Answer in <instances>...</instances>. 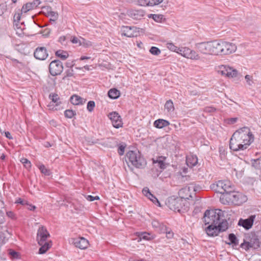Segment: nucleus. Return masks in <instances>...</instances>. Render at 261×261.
I'll return each mask as SVG.
<instances>
[{
	"label": "nucleus",
	"mask_w": 261,
	"mask_h": 261,
	"mask_svg": "<svg viewBox=\"0 0 261 261\" xmlns=\"http://www.w3.org/2000/svg\"><path fill=\"white\" fill-rule=\"evenodd\" d=\"M254 141V136L250 129L244 126L236 130L229 141V148L234 151L244 150Z\"/></svg>",
	"instance_id": "obj_1"
},
{
	"label": "nucleus",
	"mask_w": 261,
	"mask_h": 261,
	"mask_svg": "<svg viewBox=\"0 0 261 261\" xmlns=\"http://www.w3.org/2000/svg\"><path fill=\"white\" fill-rule=\"evenodd\" d=\"M221 202L224 204L230 203L236 205H240L247 200V197L241 193L234 191L233 188L227 193L221 195L220 197Z\"/></svg>",
	"instance_id": "obj_2"
},
{
	"label": "nucleus",
	"mask_w": 261,
	"mask_h": 261,
	"mask_svg": "<svg viewBox=\"0 0 261 261\" xmlns=\"http://www.w3.org/2000/svg\"><path fill=\"white\" fill-rule=\"evenodd\" d=\"M125 161L129 167L130 164L136 168L142 169L146 164L144 158L140 155L139 151H128L125 156Z\"/></svg>",
	"instance_id": "obj_3"
},
{
	"label": "nucleus",
	"mask_w": 261,
	"mask_h": 261,
	"mask_svg": "<svg viewBox=\"0 0 261 261\" xmlns=\"http://www.w3.org/2000/svg\"><path fill=\"white\" fill-rule=\"evenodd\" d=\"M224 211L219 209L215 210H207L204 214L202 218L203 221L205 225L220 223L222 220H225L223 218L224 217Z\"/></svg>",
	"instance_id": "obj_4"
},
{
	"label": "nucleus",
	"mask_w": 261,
	"mask_h": 261,
	"mask_svg": "<svg viewBox=\"0 0 261 261\" xmlns=\"http://www.w3.org/2000/svg\"><path fill=\"white\" fill-rule=\"evenodd\" d=\"M205 229L206 234L210 237L218 236L220 232L226 231L229 227L228 223L226 220H222L218 224H209Z\"/></svg>",
	"instance_id": "obj_5"
},
{
	"label": "nucleus",
	"mask_w": 261,
	"mask_h": 261,
	"mask_svg": "<svg viewBox=\"0 0 261 261\" xmlns=\"http://www.w3.org/2000/svg\"><path fill=\"white\" fill-rule=\"evenodd\" d=\"M260 247L259 241L258 236L254 233L248 234L243 242L240 245V247L245 251H248L250 249H257Z\"/></svg>",
	"instance_id": "obj_6"
},
{
	"label": "nucleus",
	"mask_w": 261,
	"mask_h": 261,
	"mask_svg": "<svg viewBox=\"0 0 261 261\" xmlns=\"http://www.w3.org/2000/svg\"><path fill=\"white\" fill-rule=\"evenodd\" d=\"M189 199V198L186 197H170L168 200V206L170 209L174 211L180 212L181 209L184 206V199Z\"/></svg>",
	"instance_id": "obj_7"
},
{
	"label": "nucleus",
	"mask_w": 261,
	"mask_h": 261,
	"mask_svg": "<svg viewBox=\"0 0 261 261\" xmlns=\"http://www.w3.org/2000/svg\"><path fill=\"white\" fill-rule=\"evenodd\" d=\"M213 188L215 189L217 193L223 195L225 193H227L232 190L233 187H231L229 181L219 180L216 185H214Z\"/></svg>",
	"instance_id": "obj_8"
},
{
	"label": "nucleus",
	"mask_w": 261,
	"mask_h": 261,
	"mask_svg": "<svg viewBox=\"0 0 261 261\" xmlns=\"http://www.w3.org/2000/svg\"><path fill=\"white\" fill-rule=\"evenodd\" d=\"M49 71L52 76L60 75L63 70V65L61 61L55 60L49 65Z\"/></svg>",
	"instance_id": "obj_9"
},
{
	"label": "nucleus",
	"mask_w": 261,
	"mask_h": 261,
	"mask_svg": "<svg viewBox=\"0 0 261 261\" xmlns=\"http://www.w3.org/2000/svg\"><path fill=\"white\" fill-rule=\"evenodd\" d=\"M122 35L129 38L136 37L139 34V28L136 27L122 26Z\"/></svg>",
	"instance_id": "obj_10"
},
{
	"label": "nucleus",
	"mask_w": 261,
	"mask_h": 261,
	"mask_svg": "<svg viewBox=\"0 0 261 261\" xmlns=\"http://www.w3.org/2000/svg\"><path fill=\"white\" fill-rule=\"evenodd\" d=\"M222 48L221 55H227L234 53L237 50L236 44L222 40Z\"/></svg>",
	"instance_id": "obj_11"
},
{
	"label": "nucleus",
	"mask_w": 261,
	"mask_h": 261,
	"mask_svg": "<svg viewBox=\"0 0 261 261\" xmlns=\"http://www.w3.org/2000/svg\"><path fill=\"white\" fill-rule=\"evenodd\" d=\"M256 215H252L247 219L240 218L238 221V225L242 226L246 230H249L252 228Z\"/></svg>",
	"instance_id": "obj_12"
},
{
	"label": "nucleus",
	"mask_w": 261,
	"mask_h": 261,
	"mask_svg": "<svg viewBox=\"0 0 261 261\" xmlns=\"http://www.w3.org/2000/svg\"><path fill=\"white\" fill-rule=\"evenodd\" d=\"M195 48L202 54L211 55L210 41L197 43L195 44Z\"/></svg>",
	"instance_id": "obj_13"
},
{
	"label": "nucleus",
	"mask_w": 261,
	"mask_h": 261,
	"mask_svg": "<svg viewBox=\"0 0 261 261\" xmlns=\"http://www.w3.org/2000/svg\"><path fill=\"white\" fill-rule=\"evenodd\" d=\"M109 118L112 121L113 126L116 128H119L122 127L123 122L119 114L116 112H112L110 113L108 115Z\"/></svg>",
	"instance_id": "obj_14"
},
{
	"label": "nucleus",
	"mask_w": 261,
	"mask_h": 261,
	"mask_svg": "<svg viewBox=\"0 0 261 261\" xmlns=\"http://www.w3.org/2000/svg\"><path fill=\"white\" fill-rule=\"evenodd\" d=\"M34 57L41 61L45 60L48 56V54L45 47H38L34 52Z\"/></svg>",
	"instance_id": "obj_15"
},
{
	"label": "nucleus",
	"mask_w": 261,
	"mask_h": 261,
	"mask_svg": "<svg viewBox=\"0 0 261 261\" xmlns=\"http://www.w3.org/2000/svg\"><path fill=\"white\" fill-rule=\"evenodd\" d=\"M37 235V241L38 242H41V243H42L43 241H46L47 238L50 237L49 233L43 226L39 228Z\"/></svg>",
	"instance_id": "obj_16"
},
{
	"label": "nucleus",
	"mask_w": 261,
	"mask_h": 261,
	"mask_svg": "<svg viewBox=\"0 0 261 261\" xmlns=\"http://www.w3.org/2000/svg\"><path fill=\"white\" fill-rule=\"evenodd\" d=\"M72 243L76 247L81 249H85L89 245L88 241L83 237L74 239Z\"/></svg>",
	"instance_id": "obj_17"
},
{
	"label": "nucleus",
	"mask_w": 261,
	"mask_h": 261,
	"mask_svg": "<svg viewBox=\"0 0 261 261\" xmlns=\"http://www.w3.org/2000/svg\"><path fill=\"white\" fill-rule=\"evenodd\" d=\"M40 4L41 1L40 0H34L33 2H28L23 5L21 10L24 13H25L30 10L36 8Z\"/></svg>",
	"instance_id": "obj_18"
},
{
	"label": "nucleus",
	"mask_w": 261,
	"mask_h": 261,
	"mask_svg": "<svg viewBox=\"0 0 261 261\" xmlns=\"http://www.w3.org/2000/svg\"><path fill=\"white\" fill-rule=\"evenodd\" d=\"M127 15L133 19L140 20L145 15V12L142 10H130L127 12Z\"/></svg>",
	"instance_id": "obj_19"
},
{
	"label": "nucleus",
	"mask_w": 261,
	"mask_h": 261,
	"mask_svg": "<svg viewBox=\"0 0 261 261\" xmlns=\"http://www.w3.org/2000/svg\"><path fill=\"white\" fill-rule=\"evenodd\" d=\"M142 193L143 195L147 197L150 201H151L155 205L160 206L161 204L157 199V198L151 193L148 187H144L142 190Z\"/></svg>",
	"instance_id": "obj_20"
},
{
	"label": "nucleus",
	"mask_w": 261,
	"mask_h": 261,
	"mask_svg": "<svg viewBox=\"0 0 261 261\" xmlns=\"http://www.w3.org/2000/svg\"><path fill=\"white\" fill-rule=\"evenodd\" d=\"M43 11L42 13L47 17H50L51 18L59 17V14L58 12L52 11V8L50 6H44L42 8Z\"/></svg>",
	"instance_id": "obj_21"
},
{
	"label": "nucleus",
	"mask_w": 261,
	"mask_h": 261,
	"mask_svg": "<svg viewBox=\"0 0 261 261\" xmlns=\"http://www.w3.org/2000/svg\"><path fill=\"white\" fill-rule=\"evenodd\" d=\"M38 243L41 246L39 249V253L40 254L45 253L52 246V242L51 241H43L42 243L38 242Z\"/></svg>",
	"instance_id": "obj_22"
},
{
	"label": "nucleus",
	"mask_w": 261,
	"mask_h": 261,
	"mask_svg": "<svg viewBox=\"0 0 261 261\" xmlns=\"http://www.w3.org/2000/svg\"><path fill=\"white\" fill-rule=\"evenodd\" d=\"M70 102L74 105H83L86 101V99L77 95H72L70 99Z\"/></svg>",
	"instance_id": "obj_23"
},
{
	"label": "nucleus",
	"mask_w": 261,
	"mask_h": 261,
	"mask_svg": "<svg viewBox=\"0 0 261 261\" xmlns=\"http://www.w3.org/2000/svg\"><path fill=\"white\" fill-rule=\"evenodd\" d=\"M166 158L163 156H159L156 158V160H153V163L157 164V166L160 168L161 169L164 170L167 167V164L165 163V160Z\"/></svg>",
	"instance_id": "obj_24"
},
{
	"label": "nucleus",
	"mask_w": 261,
	"mask_h": 261,
	"mask_svg": "<svg viewBox=\"0 0 261 261\" xmlns=\"http://www.w3.org/2000/svg\"><path fill=\"white\" fill-rule=\"evenodd\" d=\"M169 125L170 122L168 121L163 119L156 120L153 123L154 126L158 128H162Z\"/></svg>",
	"instance_id": "obj_25"
},
{
	"label": "nucleus",
	"mask_w": 261,
	"mask_h": 261,
	"mask_svg": "<svg viewBox=\"0 0 261 261\" xmlns=\"http://www.w3.org/2000/svg\"><path fill=\"white\" fill-rule=\"evenodd\" d=\"M14 29L17 31V34L21 35L23 33L22 31L25 29L24 22H20V21H17V22H13Z\"/></svg>",
	"instance_id": "obj_26"
},
{
	"label": "nucleus",
	"mask_w": 261,
	"mask_h": 261,
	"mask_svg": "<svg viewBox=\"0 0 261 261\" xmlns=\"http://www.w3.org/2000/svg\"><path fill=\"white\" fill-rule=\"evenodd\" d=\"M198 158L196 155H191L187 158L186 163L190 167H193L197 165Z\"/></svg>",
	"instance_id": "obj_27"
},
{
	"label": "nucleus",
	"mask_w": 261,
	"mask_h": 261,
	"mask_svg": "<svg viewBox=\"0 0 261 261\" xmlns=\"http://www.w3.org/2000/svg\"><path fill=\"white\" fill-rule=\"evenodd\" d=\"M108 96L113 99H117L120 96V91L116 88L111 89L108 91Z\"/></svg>",
	"instance_id": "obj_28"
},
{
	"label": "nucleus",
	"mask_w": 261,
	"mask_h": 261,
	"mask_svg": "<svg viewBox=\"0 0 261 261\" xmlns=\"http://www.w3.org/2000/svg\"><path fill=\"white\" fill-rule=\"evenodd\" d=\"M148 17L149 18H152L155 22L160 23L163 22L166 20L164 18V16L162 14H150L148 15Z\"/></svg>",
	"instance_id": "obj_29"
},
{
	"label": "nucleus",
	"mask_w": 261,
	"mask_h": 261,
	"mask_svg": "<svg viewBox=\"0 0 261 261\" xmlns=\"http://www.w3.org/2000/svg\"><path fill=\"white\" fill-rule=\"evenodd\" d=\"M228 239L229 242H226L228 245H232L233 246H236L239 244V240L237 239L236 235L233 233H230L228 234Z\"/></svg>",
	"instance_id": "obj_30"
},
{
	"label": "nucleus",
	"mask_w": 261,
	"mask_h": 261,
	"mask_svg": "<svg viewBox=\"0 0 261 261\" xmlns=\"http://www.w3.org/2000/svg\"><path fill=\"white\" fill-rule=\"evenodd\" d=\"M55 55L63 60H66L69 57V54L67 51L61 49L56 51Z\"/></svg>",
	"instance_id": "obj_31"
},
{
	"label": "nucleus",
	"mask_w": 261,
	"mask_h": 261,
	"mask_svg": "<svg viewBox=\"0 0 261 261\" xmlns=\"http://www.w3.org/2000/svg\"><path fill=\"white\" fill-rule=\"evenodd\" d=\"M8 253L12 259H18L20 258V253L12 249H9L8 250Z\"/></svg>",
	"instance_id": "obj_32"
},
{
	"label": "nucleus",
	"mask_w": 261,
	"mask_h": 261,
	"mask_svg": "<svg viewBox=\"0 0 261 261\" xmlns=\"http://www.w3.org/2000/svg\"><path fill=\"white\" fill-rule=\"evenodd\" d=\"M139 237L140 239H143L145 240H151L154 238L153 236L151 235L150 233L146 232H141L139 234Z\"/></svg>",
	"instance_id": "obj_33"
},
{
	"label": "nucleus",
	"mask_w": 261,
	"mask_h": 261,
	"mask_svg": "<svg viewBox=\"0 0 261 261\" xmlns=\"http://www.w3.org/2000/svg\"><path fill=\"white\" fill-rule=\"evenodd\" d=\"M227 68L228 73L227 74L226 76H227L228 77H236L237 76L238 71L236 69H233V68L230 67L228 66V68Z\"/></svg>",
	"instance_id": "obj_34"
},
{
	"label": "nucleus",
	"mask_w": 261,
	"mask_h": 261,
	"mask_svg": "<svg viewBox=\"0 0 261 261\" xmlns=\"http://www.w3.org/2000/svg\"><path fill=\"white\" fill-rule=\"evenodd\" d=\"M218 40L210 41L211 55H216Z\"/></svg>",
	"instance_id": "obj_35"
},
{
	"label": "nucleus",
	"mask_w": 261,
	"mask_h": 261,
	"mask_svg": "<svg viewBox=\"0 0 261 261\" xmlns=\"http://www.w3.org/2000/svg\"><path fill=\"white\" fill-rule=\"evenodd\" d=\"M165 108L168 112H173L174 110L173 103L171 100H168L166 102Z\"/></svg>",
	"instance_id": "obj_36"
},
{
	"label": "nucleus",
	"mask_w": 261,
	"mask_h": 261,
	"mask_svg": "<svg viewBox=\"0 0 261 261\" xmlns=\"http://www.w3.org/2000/svg\"><path fill=\"white\" fill-rule=\"evenodd\" d=\"M49 98L52 100L53 102L56 103L57 106H58L59 103H61L60 101L59 102L60 97L59 95L56 93H50L49 95Z\"/></svg>",
	"instance_id": "obj_37"
},
{
	"label": "nucleus",
	"mask_w": 261,
	"mask_h": 261,
	"mask_svg": "<svg viewBox=\"0 0 261 261\" xmlns=\"http://www.w3.org/2000/svg\"><path fill=\"white\" fill-rule=\"evenodd\" d=\"M23 12L21 9H18L17 11H16L14 16H13V21L15 22L17 21H20L21 20V15Z\"/></svg>",
	"instance_id": "obj_38"
},
{
	"label": "nucleus",
	"mask_w": 261,
	"mask_h": 261,
	"mask_svg": "<svg viewBox=\"0 0 261 261\" xmlns=\"http://www.w3.org/2000/svg\"><path fill=\"white\" fill-rule=\"evenodd\" d=\"M40 172L45 175H49L50 174V171L49 169H47L43 164H41L38 166Z\"/></svg>",
	"instance_id": "obj_39"
},
{
	"label": "nucleus",
	"mask_w": 261,
	"mask_h": 261,
	"mask_svg": "<svg viewBox=\"0 0 261 261\" xmlns=\"http://www.w3.org/2000/svg\"><path fill=\"white\" fill-rule=\"evenodd\" d=\"M20 162L27 169L29 170L31 168V163L27 159L23 158L20 160Z\"/></svg>",
	"instance_id": "obj_40"
},
{
	"label": "nucleus",
	"mask_w": 261,
	"mask_h": 261,
	"mask_svg": "<svg viewBox=\"0 0 261 261\" xmlns=\"http://www.w3.org/2000/svg\"><path fill=\"white\" fill-rule=\"evenodd\" d=\"M227 68H228L227 65H221L219 66L218 72L223 75L227 76V74L228 73Z\"/></svg>",
	"instance_id": "obj_41"
},
{
	"label": "nucleus",
	"mask_w": 261,
	"mask_h": 261,
	"mask_svg": "<svg viewBox=\"0 0 261 261\" xmlns=\"http://www.w3.org/2000/svg\"><path fill=\"white\" fill-rule=\"evenodd\" d=\"M252 166L256 169H261V157L254 160L252 162Z\"/></svg>",
	"instance_id": "obj_42"
},
{
	"label": "nucleus",
	"mask_w": 261,
	"mask_h": 261,
	"mask_svg": "<svg viewBox=\"0 0 261 261\" xmlns=\"http://www.w3.org/2000/svg\"><path fill=\"white\" fill-rule=\"evenodd\" d=\"M75 115V112L72 110H66L64 112V115L66 118H72Z\"/></svg>",
	"instance_id": "obj_43"
},
{
	"label": "nucleus",
	"mask_w": 261,
	"mask_h": 261,
	"mask_svg": "<svg viewBox=\"0 0 261 261\" xmlns=\"http://www.w3.org/2000/svg\"><path fill=\"white\" fill-rule=\"evenodd\" d=\"M200 58L199 55L195 50L191 49L189 59L198 60H199Z\"/></svg>",
	"instance_id": "obj_44"
},
{
	"label": "nucleus",
	"mask_w": 261,
	"mask_h": 261,
	"mask_svg": "<svg viewBox=\"0 0 261 261\" xmlns=\"http://www.w3.org/2000/svg\"><path fill=\"white\" fill-rule=\"evenodd\" d=\"M149 52L153 55L158 56L161 51L158 47L152 46L149 49Z\"/></svg>",
	"instance_id": "obj_45"
},
{
	"label": "nucleus",
	"mask_w": 261,
	"mask_h": 261,
	"mask_svg": "<svg viewBox=\"0 0 261 261\" xmlns=\"http://www.w3.org/2000/svg\"><path fill=\"white\" fill-rule=\"evenodd\" d=\"M126 147V145L125 143L120 144L118 145V153L120 155H122L124 154Z\"/></svg>",
	"instance_id": "obj_46"
},
{
	"label": "nucleus",
	"mask_w": 261,
	"mask_h": 261,
	"mask_svg": "<svg viewBox=\"0 0 261 261\" xmlns=\"http://www.w3.org/2000/svg\"><path fill=\"white\" fill-rule=\"evenodd\" d=\"M95 107V102L93 100L89 101L88 102L87 106V110L89 112H92L93 111Z\"/></svg>",
	"instance_id": "obj_47"
},
{
	"label": "nucleus",
	"mask_w": 261,
	"mask_h": 261,
	"mask_svg": "<svg viewBox=\"0 0 261 261\" xmlns=\"http://www.w3.org/2000/svg\"><path fill=\"white\" fill-rule=\"evenodd\" d=\"M65 74V76L62 79L63 80H65L67 77L73 76L74 71L72 69H69L66 70Z\"/></svg>",
	"instance_id": "obj_48"
},
{
	"label": "nucleus",
	"mask_w": 261,
	"mask_h": 261,
	"mask_svg": "<svg viewBox=\"0 0 261 261\" xmlns=\"http://www.w3.org/2000/svg\"><path fill=\"white\" fill-rule=\"evenodd\" d=\"M156 230L157 231H158L159 233H164L165 232H166V231L167 230V227L166 225H165L163 223H161V224L160 225V227H157V228L156 229Z\"/></svg>",
	"instance_id": "obj_49"
},
{
	"label": "nucleus",
	"mask_w": 261,
	"mask_h": 261,
	"mask_svg": "<svg viewBox=\"0 0 261 261\" xmlns=\"http://www.w3.org/2000/svg\"><path fill=\"white\" fill-rule=\"evenodd\" d=\"M222 40H218L217 47L216 48V55H221V52H222Z\"/></svg>",
	"instance_id": "obj_50"
},
{
	"label": "nucleus",
	"mask_w": 261,
	"mask_h": 261,
	"mask_svg": "<svg viewBox=\"0 0 261 261\" xmlns=\"http://www.w3.org/2000/svg\"><path fill=\"white\" fill-rule=\"evenodd\" d=\"M167 47L171 51L176 52L177 49H178V47L176 46L173 43H167Z\"/></svg>",
	"instance_id": "obj_51"
},
{
	"label": "nucleus",
	"mask_w": 261,
	"mask_h": 261,
	"mask_svg": "<svg viewBox=\"0 0 261 261\" xmlns=\"http://www.w3.org/2000/svg\"><path fill=\"white\" fill-rule=\"evenodd\" d=\"M164 0H148L150 6L159 5L162 3Z\"/></svg>",
	"instance_id": "obj_52"
},
{
	"label": "nucleus",
	"mask_w": 261,
	"mask_h": 261,
	"mask_svg": "<svg viewBox=\"0 0 261 261\" xmlns=\"http://www.w3.org/2000/svg\"><path fill=\"white\" fill-rule=\"evenodd\" d=\"M245 80H246L247 84L251 86L254 83L253 81V77L252 76H251L250 75H246L245 76Z\"/></svg>",
	"instance_id": "obj_53"
},
{
	"label": "nucleus",
	"mask_w": 261,
	"mask_h": 261,
	"mask_svg": "<svg viewBox=\"0 0 261 261\" xmlns=\"http://www.w3.org/2000/svg\"><path fill=\"white\" fill-rule=\"evenodd\" d=\"M138 4L141 6H150L148 0H138Z\"/></svg>",
	"instance_id": "obj_54"
},
{
	"label": "nucleus",
	"mask_w": 261,
	"mask_h": 261,
	"mask_svg": "<svg viewBox=\"0 0 261 261\" xmlns=\"http://www.w3.org/2000/svg\"><path fill=\"white\" fill-rule=\"evenodd\" d=\"M238 120V118H230L227 119L225 121L228 124H233L235 123Z\"/></svg>",
	"instance_id": "obj_55"
},
{
	"label": "nucleus",
	"mask_w": 261,
	"mask_h": 261,
	"mask_svg": "<svg viewBox=\"0 0 261 261\" xmlns=\"http://www.w3.org/2000/svg\"><path fill=\"white\" fill-rule=\"evenodd\" d=\"M71 41L72 43L76 44L77 43H79V44L80 45L83 44V43L82 42L81 40H80L76 37L73 36L71 37Z\"/></svg>",
	"instance_id": "obj_56"
},
{
	"label": "nucleus",
	"mask_w": 261,
	"mask_h": 261,
	"mask_svg": "<svg viewBox=\"0 0 261 261\" xmlns=\"http://www.w3.org/2000/svg\"><path fill=\"white\" fill-rule=\"evenodd\" d=\"M184 50V53L182 56L189 59L191 49L186 47Z\"/></svg>",
	"instance_id": "obj_57"
},
{
	"label": "nucleus",
	"mask_w": 261,
	"mask_h": 261,
	"mask_svg": "<svg viewBox=\"0 0 261 261\" xmlns=\"http://www.w3.org/2000/svg\"><path fill=\"white\" fill-rule=\"evenodd\" d=\"M86 199L87 200L89 201H93L95 200H98L99 199V197L97 196H93L92 195H88L86 197Z\"/></svg>",
	"instance_id": "obj_58"
},
{
	"label": "nucleus",
	"mask_w": 261,
	"mask_h": 261,
	"mask_svg": "<svg viewBox=\"0 0 261 261\" xmlns=\"http://www.w3.org/2000/svg\"><path fill=\"white\" fill-rule=\"evenodd\" d=\"M74 208L76 211H82L84 208V206L81 204H74Z\"/></svg>",
	"instance_id": "obj_59"
},
{
	"label": "nucleus",
	"mask_w": 261,
	"mask_h": 261,
	"mask_svg": "<svg viewBox=\"0 0 261 261\" xmlns=\"http://www.w3.org/2000/svg\"><path fill=\"white\" fill-rule=\"evenodd\" d=\"M87 141L89 145H93L95 144H97L99 143L98 139H88L87 140Z\"/></svg>",
	"instance_id": "obj_60"
},
{
	"label": "nucleus",
	"mask_w": 261,
	"mask_h": 261,
	"mask_svg": "<svg viewBox=\"0 0 261 261\" xmlns=\"http://www.w3.org/2000/svg\"><path fill=\"white\" fill-rule=\"evenodd\" d=\"M161 223L155 220H153L151 223L152 227L155 229L157 228V227H160Z\"/></svg>",
	"instance_id": "obj_61"
},
{
	"label": "nucleus",
	"mask_w": 261,
	"mask_h": 261,
	"mask_svg": "<svg viewBox=\"0 0 261 261\" xmlns=\"http://www.w3.org/2000/svg\"><path fill=\"white\" fill-rule=\"evenodd\" d=\"M165 233H166V237L168 239H171L173 237V232L171 230H168V228L167 230Z\"/></svg>",
	"instance_id": "obj_62"
},
{
	"label": "nucleus",
	"mask_w": 261,
	"mask_h": 261,
	"mask_svg": "<svg viewBox=\"0 0 261 261\" xmlns=\"http://www.w3.org/2000/svg\"><path fill=\"white\" fill-rule=\"evenodd\" d=\"M74 63L73 61H72L70 62H67L65 63V66L67 68H70V69H72V67L74 66Z\"/></svg>",
	"instance_id": "obj_63"
},
{
	"label": "nucleus",
	"mask_w": 261,
	"mask_h": 261,
	"mask_svg": "<svg viewBox=\"0 0 261 261\" xmlns=\"http://www.w3.org/2000/svg\"><path fill=\"white\" fill-rule=\"evenodd\" d=\"M13 63L16 66H18L17 64H19L21 66H23L24 64L18 61L17 59H11Z\"/></svg>",
	"instance_id": "obj_64"
}]
</instances>
